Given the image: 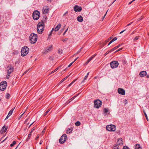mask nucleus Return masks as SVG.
<instances>
[{
    "mask_svg": "<svg viewBox=\"0 0 149 149\" xmlns=\"http://www.w3.org/2000/svg\"><path fill=\"white\" fill-rule=\"evenodd\" d=\"M7 85V82L6 81L2 82L0 84V89L3 91L6 89Z\"/></svg>",
    "mask_w": 149,
    "mask_h": 149,
    "instance_id": "7",
    "label": "nucleus"
},
{
    "mask_svg": "<svg viewBox=\"0 0 149 149\" xmlns=\"http://www.w3.org/2000/svg\"><path fill=\"white\" fill-rule=\"evenodd\" d=\"M117 48H118V47H117L116 46L115 47H114L111 50H110V51L112 52L113 51H114L115 50H116Z\"/></svg>",
    "mask_w": 149,
    "mask_h": 149,
    "instance_id": "32",
    "label": "nucleus"
},
{
    "mask_svg": "<svg viewBox=\"0 0 149 149\" xmlns=\"http://www.w3.org/2000/svg\"><path fill=\"white\" fill-rule=\"evenodd\" d=\"M123 149H129V148L127 146H125L123 147Z\"/></svg>",
    "mask_w": 149,
    "mask_h": 149,
    "instance_id": "42",
    "label": "nucleus"
},
{
    "mask_svg": "<svg viewBox=\"0 0 149 149\" xmlns=\"http://www.w3.org/2000/svg\"><path fill=\"white\" fill-rule=\"evenodd\" d=\"M28 107L26 108L24 112L18 118V119L19 120L22 117V116L25 113L26 111L27 110V109H28Z\"/></svg>",
    "mask_w": 149,
    "mask_h": 149,
    "instance_id": "25",
    "label": "nucleus"
},
{
    "mask_svg": "<svg viewBox=\"0 0 149 149\" xmlns=\"http://www.w3.org/2000/svg\"><path fill=\"white\" fill-rule=\"evenodd\" d=\"M111 52L110 51V50L109 51H108L107 52L104 54V56H106L107 55L108 53Z\"/></svg>",
    "mask_w": 149,
    "mask_h": 149,
    "instance_id": "38",
    "label": "nucleus"
},
{
    "mask_svg": "<svg viewBox=\"0 0 149 149\" xmlns=\"http://www.w3.org/2000/svg\"><path fill=\"white\" fill-rule=\"evenodd\" d=\"M72 129L69 128L67 131V133L68 134L72 132Z\"/></svg>",
    "mask_w": 149,
    "mask_h": 149,
    "instance_id": "24",
    "label": "nucleus"
},
{
    "mask_svg": "<svg viewBox=\"0 0 149 149\" xmlns=\"http://www.w3.org/2000/svg\"><path fill=\"white\" fill-rule=\"evenodd\" d=\"M68 13V11H66L63 15V16H65L66 14H67Z\"/></svg>",
    "mask_w": 149,
    "mask_h": 149,
    "instance_id": "63",
    "label": "nucleus"
},
{
    "mask_svg": "<svg viewBox=\"0 0 149 149\" xmlns=\"http://www.w3.org/2000/svg\"><path fill=\"white\" fill-rule=\"evenodd\" d=\"M61 26V24H58L55 28H54V30L55 31H58Z\"/></svg>",
    "mask_w": 149,
    "mask_h": 149,
    "instance_id": "17",
    "label": "nucleus"
},
{
    "mask_svg": "<svg viewBox=\"0 0 149 149\" xmlns=\"http://www.w3.org/2000/svg\"><path fill=\"white\" fill-rule=\"evenodd\" d=\"M38 36L37 34L32 33L29 36L30 42L31 43L34 44L37 41Z\"/></svg>",
    "mask_w": 149,
    "mask_h": 149,
    "instance_id": "2",
    "label": "nucleus"
},
{
    "mask_svg": "<svg viewBox=\"0 0 149 149\" xmlns=\"http://www.w3.org/2000/svg\"><path fill=\"white\" fill-rule=\"evenodd\" d=\"M125 104H126L127 103V100H125Z\"/></svg>",
    "mask_w": 149,
    "mask_h": 149,
    "instance_id": "61",
    "label": "nucleus"
},
{
    "mask_svg": "<svg viewBox=\"0 0 149 149\" xmlns=\"http://www.w3.org/2000/svg\"><path fill=\"white\" fill-rule=\"evenodd\" d=\"M59 67H58V68H56L51 73H53L54 72H55L57 70H58L59 69Z\"/></svg>",
    "mask_w": 149,
    "mask_h": 149,
    "instance_id": "35",
    "label": "nucleus"
},
{
    "mask_svg": "<svg viewBox=\"0 0 149 149\" xmlns=\"http://www.w3.org/2000/svg\"><path fill=\"white\" fill-rule=\"evenodd\" d=\"M94 106L95 108H98L102 105V102L99 100H97L94 101Z\"/></svg>",
    "mask_w": 149,
    "mask_h": 149,
    "instance_id": "6",
    "label": "nucleus"
},
{
    "mask_svg": "<svg viewBox=\"0 0 149 149\" xmlns=\"http://www.w3.org/2000/svg\"><path fill=\"white\" fill-rule=\"evenodd\" d=\"M123 44H119L117 46V47L118 48L119 47L121 46Z\"/></svg>",
    "mask_w": 149,
    "mask_h": 149,
    "instance_id": "50",
    "label": "nucleus"
},
{
    "mask_svg": "<svg viewBox=\"0 0 149 149\" xmlns=\"http://www.w3.org/2000/svg\"><path fill=\"white\" fill-rule=\"evenodd\" d=\"M80 123L79 121H77L75 123V125L77 126H79L80 125Z\"/></svg>",
    "mask_w": 149,
    "mask_h": 149,
    "instance_id": "26",
    "label": "nucleus"
},
{
    "mask_svg": "<svg viewBox=\"0 0 149 149\" xmlns=\"http://www.w3.org/2000/svg\"><path fill=\"white\" fill-rule=\"evenodd\" d=\"M7 129H8V127H5V128L4 130V131L5 132H6V131Z\"/></svg>",
    "mask_w": 149,
    "mask_h": 149,
    "instance_id": "53",
    "label": "nucleus"
},
{
    "mask_svg": "<svg viewBox=\"0 0 149 149\" xmlns=\"http://www.w3.org/2000/svg\"><path fill=\"white\" fill-rule=\"evenodd\" d=\"M35 127H33L31 130V132H30V133H32V132L35 130Z\"/></svg>",
    "mask_w": 149,
    "mask_h": 149,
    "instance_id": "44",
    "label": "nucleus"
},
{
    "mask_svg": "<svg viewBox=\"0 0 149 149\" xmlns=\"http://www.w3.org/2000/svg\"><path fill=\"white\" fill-rule=\"evenodd\" d=\"M117 39V38L116 37H114L113 39H112L111 40L113 41L114 42Z\"/></svg>",
    "mask_w": 149,
    "mask_h": 149,
    "instance_id": "43",
    "label": "nucleus"
},
{
    "mask_svg": "<svg viewBox=\"0 0 149 149\" xmlns=\"http://www.w3.org/2000/svg\"><path fill=\"white\" fill-rule=\"evenodd\" d=\"M29 70H27L26 71H25L24 72V73L23 75H24V74H25L26 73V72H28V71H29Z\"/></svg>",
    "mask_w": 149,
    "mask_h": 149,
    "instance_id": "58",
    "label": "nucleus"
},
{
    "mask_svg": "<svg viewBox=\"0 0 149 149\" xmlns=\"http://www.w3.org/2000/svg\"><path fill=\"white\" fill-rule=\"evenodd\" d=\"M68 40V38H65L64 39H63V40H62V41L64 42H66Z\"/></svg>",
    "mask_w": 149,
    "mask_h": 149,
    "instance_id": "39",
    "label": "nucleus"
},
{
    "mask_svg": "<svg viewBox=\"0 0 149 149\" xmlns=\"http://www.w3.org/2000/svg\"><path fill=\"white\" fill-rule=\"evenodd\" d=\"M39 136H37L36 138V140H37L39 138Z\"/></svg>",
    "mask_w": 149,
    "mask_h": 149,
    "instance_id": "62",
    "label": "nucleus"
},
{
    "mask_svg": "<svg viewBox=\"0 0 149 149\" xmlns=\"http://www.w3.org/2000/svg\"><path fill=\"white\" fill-rule=\"evenodd\" d=\"M67 138V136L65 134L63 135L59 140V142L60 143H63L66 141Z\"/></svg>",
    "mask_w": 149,
    "mask_h": 149,
    "instance_id": "8",
    "label": "nucleus"
},
{
    "mask_svg": "<svg viewBox=\"0 0 149 149\" xmlns=\"http://www.w3.org/2000/svg\"><path fill=\"white\" fill-rule=\"evenodd\" d=\"M82 8L81 7L77 5L74 6V10L75 12H80L82 10Z\"/></svg>",
    "mask_w": 149,
    "mask_h": 149,
    "instance_id": "11",
    "label": "nucleus"
},
{
    "mask_svg": "<svg viewBox=\"0 0 149 149\" xmlns=\"http://www.w3.org/2000/svg\"><path fill=\"white\" fill-rule=\"evenodd\" d=\"M118 144L119 145H122L123 144V142L122 141V139L121 138L119 139L118 141Z\"/></svg>",
    "mask_w": 149,
    "mask_h": 149,
    "instance_id": "19",
    "label": "nucleus"
},
{
    "mask_svg": "<svg viewBox=\"0 0 149 149\" xmlns=\"http://www.w3.org/2000/svg\"><path fill=\"white\" fill-rule=\"evenodd\" d=\"M122 49V48H119L115 52H116L119 51H120V50H121V49Z\"/></svg>",
    "mask_w": 149,
    "mask_h": 149,
    "instance_id": "48",
    "label": "nucleus"
},
{
    "mask_svg": "<svg viewBox=\"0 0 149 149\" xmlns=\"http://www.w3.org/2000/svg\"><path fill=\"white\" fill-rule=\"evenodd\" d=\"M108 10H107V12H106V13L104 15V16H103V18H102V20L105 17L106 15V14L107 13V12L108 11Z\"/></svg>",
    "mask_w": 149,
    "mask_h": 149,
    "instance_id": "54",
    "label": "nucleus"
},
{
    "mask_svg": "<svg viewBox=\"0 0 149 149\" xmlns=\"http://www.w3.org/2000/svg\"><path fill=\"white\" fill-rule=\"evenodd\" d=\"M118 63L117 61H113L110 63L111 67L112 68H114L117 67L118 65Z\"/></svg>",
    "mask_w": 149,
    "mask_h": 149,
    "instance_id": "9",
    "label": "nucleus"
},
{
    "mask_svg": "<svg viewBox=\"0 0 149 149\" xmlns=\"http://www.w3.org/2000/svg\"><path fill=\"white\" fill-rule=\"evenodd\" d=\"M74 63V62H72L71 63H70L68 66V67H70Z\"/></svg>",
    "mask_w": 149,
    "mask_h": 149,
    "instance_id": "47",
    "label": "nucleus"
},
{
    "mask_svg": "<svg viewBox=\"0 0 149 149\" xmlns=\"http://www.w3.org/2000/svg\"><path fill=\"white\" fill-rule=\"evenodd\" d=\"M10 95L8 94V93H7L6 94V98L7 99H8L9 97H10Z\"/></svg>",
    "mask_w": 149,
    "mask_h": 149,
    "instance_id": "40",
    "label": "nucleus"
},
{
    "mask_svg": "<svg viewBox=\"0 0 149 149\" xmlns=\"http://www.w3.org/2000/svg\"><path fill=\"white\" fill-rule=\"evenodd\" d=\"M42 10L43 13L45 14L48 12L49 11V8L47 6L44 7L43 8Z\"/></svg>",
    "mask_w": 149,
    "mask_h": 149,
    "instance_id": "13",
    "label": "nucleus"
},
{
    "mask_svg": "<svg viewBox=\"0 0 149 149\" xmlns=\"http://www.w3.org/2000/svg\"><path fill=\"white\" fill-rule=\"evenodd\" d=\"M42 142H43V141H42V140H41L39 143L40 144V145L41 144H42Z\"/></svg>",
    "mask_w": 149,
    "mask_h": 149,
    "instance_id": "59",
    "label": "nucleus"
},
{
    "mask_svg": "<svg viewBox=\"0 0 149 149\" xmlns=\"http://www.w3.org/2000/svg\"><path fill=\"white\" fill-rule=\"evenodd\" d=\"M79 94H78L74 95L73 97H72L71 98L70 100H71L70 101H67L66 102L67 104H68L72 100H73L76 97H77L78 95Z\"/></svg>",
    "mask_w": 149,
    "mask_h": 149,
    "instance_id": "20",
    "label": "nucleus"
},
{
    "mask_svg": "<svg viewBox=\"0 0 149 149\" xmlns=\"http://www.w3.org/2000/svg\"><path fill=\"white\" fill-rule=\"evenodd\" d=\"M15 109V107L13 108V109H12L9 112L8 116L9 117L13 113V112Z\"/></svg>",
    "mask_w": 149,
    "mask_h": 149,
    "instance_id": "21",
    "label": "nucleus"
},
{
    "mask_svg": "<svg viewBox=\"0 0 149 149\" xmlns=\"http://www.w3.org/2000/svg\"><path fill=\"white\" fill-rule=\"evenodd\" d=\"M76 80V79H75L74 81H72L71 83H70L68 85V87L70 86Z\"/></svg>",
    "mask_w": 149,
    "mask_h": 149,
    "instance_id": "33",
    "label": "nucleus"
},
{
    "mask_svg": "<svg viewBox=\"0 0 149 149\" xmlns=\"http://www.w3.org/2000/svg\"><path fill=\"white\" fill-rule=\"evenodd\" d=\"M52 45H50L47 47L45 49V52H50L52 49Z\"/></svg>",
    "mask_w": 149,
    "mask_h": 149,
    "instance_id": "14",
    "label": "nucleus"
},
{
    "mask_svg": "<svg viewBox=\"0 0 149 149\" xmlns=\"http://www.w3.org/2000/svg\"><path fill=\"white\" fill-rule=\"evenodd\" d=\"M47 17L46 16H43V19H42L41 22H39L37 26V31L39 34H41L44 31V22H45Z\"/></svg>",
    "mask_w": 149,
    "mask_h": 149,
    "instance_id": "1",
    "label": "nucleus"
},
{
    "mask_svg": "<svg viewBox=\"0 0 149 149\" xmlns=\"http://www.w3.org/2000/svg\"><path fill=\"white\" fill-rule=\"evenodd\" d=\"M79 57H77V58H76L73 61L74 62V63L76 61L77 59Z\"/></svg>",
    "mask_w": 149,
    "mask_h": 149,
    "instance_id": "60",
    "label": "nucleus"
},
{
    "mask_svg": "<svg viewBox=\"0 0 149 149\" xmlns=\"http://www.w3.org/2000/svg\"><path fill=\"white\" fill-rule=\"evenodd\" d=\"M10 75V74H9L8 73L7 74V75L6 76V78L7 79H8L9 78Z\"/></svg>",
    "mask_w": 149,
    "mask_h": 149,
    "instance_id": "45",
    "label": "nucleus"
},
{
    "mask_svg": "<svg viewBox=\"0 0 149 149\" xmlns=\"http://www.w3.org/2000/svg\"><path fill=\"white\" fill-rule=\"evenodd\" d=\"M143 18V16H141L140 18H139V19L138 20V21H139L141 20Z\"/></svg>",
    "mask_w": 149,
    "mask_h": 149,
    "instance_id": "49",
    "label": "nucleus"
},
{
    "mask_svg": "<svg viewBox=\"0 0 149 149\" xmlns=\"http://www.w3.org/2000/svg\"><path fill=\"white\" fill-rule=\"evenodd\" d=\"M118 92L120 94L125 95V90L122 88H119L118 89Z\"/></svg>",
    "mask_w": 149,
    "mask_h": 149,
    "instance_id": "10",
    "label": "nucleus"
},
{
    "mask_svg": "<svg viewBox=\"0 0 149 149\" xmlns=\"http://www.w3.org/2000/svg\"><path fill=\"white\" fill-rule=\"evenodd\" d=\"M104 115L106 116L109 114V110L106 108H104L103 109Z\"/></svg>",
    "mask_w": 149,
    "mask_h": 149,
    "instance_id": "15",
    "label": "nucleus"
},
{
    "mask_svg": "<svg viewBox=\"0 0 149 149\" xmlns=\"http://www.w3.org/2000/svg\"><path fill=\"white\" fill-rule=\"evenodd\" d=\"M40 16L39 12L37 10H35L33 13V17L35 20H37L39 18Z\"/></svg>",
    "mask_w": 149,
    "mask_h": 149,
    "instance_id": "4",
    "label": "nucleus"
},
{
    "mask_svg": "<svg viewBox=\"0 0 149 149\" xmlns=\"http://www.w3.org/2000/svg\"><path fill=\"white\" fill-rule=\"evenodd\" d=\"M54 30V28H53L52 29V30L51 31L50 33L49 34V36H50L52 35V32Z\"/></svg>",
    "mask_w": 149,
    "mask_h": 149,
    "instance_id": "37",
    "label": "nucleus"
},
{
    "mask_svg": "<svg viewBox=\"0 0 149 149\" xmlns=\"http://www.w3.org/2000/svg\"><path fill=\"white\" fill-rule=\"evenodd\" d=\"M88 78V77L87 76H85L83 79V80H82V81H81V83H84L85 81L87 79V78Z\"/></svg>",
    "mask_w": 149,
    "mask_h": 149,
    "instance_id": "29",
    "label": "nucleus"
},
{
    "mask_svg": "<svg viewBox=\"0 0 149 149\" xmlns=\"http://www.w3.org/2000/svg\"><path fill=\"white\" fill-rule=\"evenodd\" d=\"M90 61L89 60H88L86 62L85 65L87 64Z\"/></svg>",
    "mask_w": 149,
    "mask_h": 149,
    "instance_id": "52",
    "label": "nucleus"
},
{
    "mask_svg": "<svg viewBox=\"0 0 149 149\" xmlns=\"http://www.w3.org/2000/svg\"><path fill=\"white\" fill-rule=\"evenodd\" d=\"M31 133H30L29 134L28 137L26 139V141H28L30 139V138L31 136Z\"/></svg>",
    "mask_w": 149,
    "mask_h": 149,
    "instance_id": "28",
    "label": "nucleus"
},
{
    "mask_svg": "<svg viewBox=\"0 0 149 149\" xmlns=\"http://www.w3.org/2000/svg\"><path fill=\"white\" fill-rule=\"evenodd\" d=\"M50 109H48V110L45 112V113L44 115V116H45L49 112V111L50 110Z\"/></svg>",
    "mask_w": 149,
    "mask_h": 149,
    "instance_id": "36",
    "label": "nucleus"
},
{
    "mask_svg": "<svg viewBox=\"0 0 149 149\" xmlns=\"http://www.w3.org/2000/svg\"><path fill=\"white\" fill-rule=\"evenodd\" d=\"M16 143V142L15 141H14L13 142V143L10 144V146L11 147H13Z\"/></svg>",
    "mask_w": 149,
    "mask_h": 149,
    "instance_id": "31",
    "label": "nucleus"
},
{
    "mask_svg": "<svg viewBox=\"0 0 149 149\" xmlns=\"http://www.w3.org/2000/svg\"><path fill=\"white\" fill-rule=\"evenodd\" d=\"M29 51V48L27 46H24L23 47L21 51V56H24L27 55Z\"/></svg>",
    "mask_w": 149,
    "mask_h": 149,
    "instance_id": "3",
    "label": "nucleus"
},
{
    "mask_svg": "<svg viewBox=\"0 0 149 149\" xmlns=\"http://www.w3.org/2000/svg\"><path fill=\"white\" fill-rule=\"evenodd\" d=\"M68 28L65 31V32H64V33H63V36H64L65 35V33H66L67 32V31H68Z\"/></svg>",
    "mask_w": 149,
    "mask_h": 149,
    "instance_id": "46",
    "label": "nucleus"
},
{
    "mask_svg": "<svg viewBox=\"0 0 149 149\" xmlns=\"http://www.w3.org/2000/svg\"><path fill=\"white\" fill-rule=\"evenodd\" d=\"M5 127H6V126L5 125H4L3 127H2V129H1V132H2V133H3L4 132V130L5 129Z\"/></svg>",
    "mask_w": 149,
    "mask_h": 149,
    "instance_id": "34",
    "label": "nucleus"
},
{
    "mask_svg": "<svg viewBox=\"0 0 149 149\" xmlns=\"http://www.w3.org/2000/svg\"><path fill=\"white\" fill-rule=\"evenodd\" d=\"M45 130H46V128H45L42 130V132L43 133L44 132H45Z\"/></svg>",
    "mask_w": 149,
    "mask_h": 149,
    "instance_id": "56",
    "label": "nucleus"
},
{
    "mask_svg": "<svg viewBox=\"0 0 149 149\" xmlns=\"http://www.w3.org/2000/svg\"><path fill=\"white\" fill-rule=\"evenodd\" d=\"M69 76H67L65 77L64 79H62L60 82V84L63 82L64 81L66 80L69 77Z\"/></svg>",
    "mask_w": 149,
    "mask_h": 149,
    "instance_id": "23",
    "label": "nucleus"
},
{
    "mask_svg": "<svg viewBox=\"0 0 149 149\" xmlns=\"http://www.w3.org/2000/svg\"><path fill=\"white\" fill-rule=\"evenodd\" d=\"M143 112H144V114L145 116L146 117V118L147 120L148 121V116H147V115L146 113V112L144 111H143Z\"/></svg>",
    "mask_w": 149,
    "mask_h": 149,
    "instance_id": "30",
    "label": "nucleus"
},
{
    "mask_svg": "<svg viewBox=\"0 0 149 149\" xmlns=\"http://www.w3.org/2000/svg\"><path fill=\"white\" fill-rule=\"evenodd\" d=\"M139 36H136L134 38V40H138L139 38Z\"/></svg>",
    "mask_w": 149,
    "mask_h": 149,
    "instance_id": "41",
    "label": "nucleus"
},
{
    "mask_svg": "<svg viewBox=\"0 0 149 149\" xmlns=\"http://www.w3.org/2000/svg\"><path fill=\"white\" fill-rule=\"evenodd\" d=\"M77 20L79 22H82L83 20V17L81 15L77 17Z\"/></svg>",
    "mask_w": 149,
    "mask_h": 149,
    "instance_id": "18",
    "label": "nucleus"
},
{
    "mask_svg": "<svg viewBox=\"0 0 149 149\" xmlns=\"http://www.w3.org/2000/svg\"><path fill=\"white\" fill-rule=\"evenodd\" d=\"M106 129L109 131H114L116 130V126L113 125H108L106 126Z\"/></svg>",
    "mask_w": 149,
    "mask_h": 149,
    "instance_id": "5",
    "label": "nucleus"
},
{
    "mask_svg": "<svg viewBox=\"0 0 149 149\" xmlns=\"http://www.w3.org/2000/svg\"><path fill=\"white\" fill-rule=\"evenodd\" d=\"M133 22H131V23H129V24H128L127 25V26H130V25L131 24H132V23H133Z\"/></svg>",
    "mask_w": 149,
    "mask_h": 149,
    "instance_id": "55",
    "label": "nucleus"
},
{
    "mask_svg": "<svg viewBox=\"0 0 149 149\" xmlns=\"http://www.w3.org/2000/svg\"><path fill=\"white\" fill-rule=\"evenodd\" d=\"M135 149H142L139 144H136L135 146Z\"/></svg>",
    "mask_w": 149,
    "mask_h": 149,
    "instance_id": "22",
    "label": "nucleus"
},
{
    "mask_svg": "<svg viewBox=\"0 0 149 149\" xmlns=\"http://www.w3.org/2000/svg\"><path fill=\"white\" fill-rule=\"evenodd\" d=\"M147 75V72L146 71H142L139 73V75L141 77H144Z\"/></svg>",
    "mask_w": 149,
    "mask_h": 149,
    "instance_id": "16",
    "label": "nucleus"
},
{
    "mask_svg": "<svg viewBox=\"0 0 149 149\" xmlns=\"http://www.w3.org/2000/svg\"><path fill=\"white\" fill-rule=\"evenodd\" d=\"M119 144H118L116 145L115 146H114L113 148V149H119Z\"/></svg>",
    "mask_w": 149,
    "mask_h": 149,
    "instance_id": "27",
    "label": "nucleus"
},
{
    "mask_svg": "<svg viewBox=\"0 0 149 149\" xmlns=\"http://www.w3.org/2000/svg\"><path fill=\"white\" fill-rule=\"evenodd\" d=\"M126 30V29H125L123 31H121V32H120V34H121V33H123L124 31H125Z\"/></svg>",
    "mask_w": 149,
    "mask_h": 149,
    "instance_id": "57",
    "label": "nucleus"
},
{
    "mask_svg": "<svg viewBox=\"0 0 149 149\" xmlns=\"http://www.w3.org/2000/svg\"><path fill=\"white\" fill-rule=\"evenodd\" d=\"M14 68L12 66H8L7 67L8 73L10 74L13 70Z\"/></svg>",
    "mask_w": 149,
    "mask_h": 149,
    "instance_id": "12",
    "label": "nucleus"
},
{
    "mask_svg": "<svg viewBox=\"0 0 149 149\" xmlns=\"http://www.w3.org/2000/svg\"><path fill=\"white\" fill-rule=\"evenodd\" d=\"M28 120V118H27V119L25 120V123H26L27 122V120Z\"/></svg>",
    "mask_w": 149,
    "mask_h": 149,
    "instance_id": "64",
    "label": "nucleus"
},
{
    "mask_svg": "<svg viewBox=\"0 0 149 149\" xmlns=\"http://www.w3.org/2000/svg\"><path fill=\"white\" fill-rule=\"evenodd\" d=\"M113 42L112 40H111L109 42V43L108 44V46H109V45H110L111 44L112 42Z\"/></svg>",
    "mask_w": 149,
    "mask_h": 149,
    "instance_id": "51",
    "label": "nucleus"
}]
</instances>
